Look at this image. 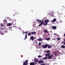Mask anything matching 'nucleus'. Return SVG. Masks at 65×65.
I'll use <instances>...</instances> for the list:
<instances>
[{"instance_id": "f257e3e1", "label": "nucleus", "mask_w": 65, "mask_h": 65, "mask_svg": "<svg viewBox=\"0 0 65 65\" xmlns=\"http://www.w3.org/2000/svg\"><path fill=\"white\" fill-rule=\"evenodd\" d=\"M42 22H41L40 24L39 25V27H40L42 25H44V26H46L47 25V24L48 23V22H50V20H44L45 23H44V21L43 20H42Z\"/></svg>"}, {"instance_id": "f03ea898", "label": "nucleus", "mask_w": 65, "mask_h": 65, "mask_svg": "<svg viewBox=\"0 0 65 65\" xmlns=\"http://www.w3.org/2000/svg\"><path fill=\"white\" fill-rule=\"evenodd\" d=\"M36 34V32H35L33 31L31 32H28V36H31V34H32V35H33V34Z\"/></svg>"}, {"instance_id": "7ed1b4c3", "label": "nucleus", "mask_w": 65, "mask_h": 65, "mask_svg": "<svg viewBox=\"0 0 65 65\" xmlns=\"http://www.w3.org/2000/svg\"><path fill=\"white\" fill-rule=\"evenodd\" d=\"M47 44H45V45H43L42 46V47L43 48H46L47 47Z\"/></svg>"}, {"instance_id": "20e7f679", "label": "nucleus", "mask_w": 65, "mask_h": 65, "mask_svg": "<svg viewBox=\"0 0 65 65\" xmlns=\"http://www.w3.org/2000/svg\"><path fill=\"white\" fill-rule=\"evenodd\" d=\"M14 13L15 14H18V13L19 14V13H21V12H20V11H18L17 10L14 11Z\"/></svg>"}, {"instance_id": "39448f33", "label": "nucleus", "mask_w": 65, "mask_h": 65, "mask_svg": "<svg viewBox=\"0 0 65 65\" xmlns=\"http://www.w3.org/2000/svg\"><path fill=\"white\" fill-rule=\"evenodd\" d=\"M44 62V61L43 60H40L38 61V64H42V63H43Z\"/></svg>"}, {"instance_id": "423d86ee", "label": "nucleus", "mask_w": 65, "mask_h": 65, "mask_svg": "<svg viewBox=\"0 0 65 65\" xmlns=\"http://www.w3.org/2000/svg\"><path fill=\"white\" fill-rule=\"evenodd\" d=\"M54 56L53 54H51L50 56H49L48 57V59H51L52 58H53V56Z\"/></svg>"}, {"instance_id": "0eeeda50", "label": "nucleus", "mask_w": 65, "mask_h": 65, "mask_svg": "<svg viewBox=\"0 0 65 65\" xmlns=\"http://www.w3.org/2000/svg\"><path fill=\"white\" fill-rule=\"evenodd\" d=\"M45 39L46 40H47V41H49L50 40H51V38L50 37H49L48 38H46L45 37H44Z\"/></svg>"}, {"instance_id": "6e6552de", "label": "nucleus", "mask_w": 65, "mask_h": 65, "mask_svg": "<svg viewBox=\"0 0 65 65\" xmlns=\"http://www.w3.org/2000/svg\"><path fill=\"white\" fill-rule=\"evenodd\" d=\"M37 40H38L39 41H41L42 40V39L41 38H39L38 39H37Z\"/></svg>"}, {"instance_id": "1a4fd4ad", "label": "nucleus", "mask_w": 65, "mask_h": 65, "mask_svg": "<svg viewBox=\"0 0 65 65\" xmlns=\"http://www.w3.org/2000/svg\"><path fill=\"white\" fill-rule=\"evenodd\" d=\"M52 28L53 29H54V30H56V26H53L52 27Z\"/></svg>"}, {"instance_id": "9d476101", "label": "nucleus", "mask_w": 65, "mask_h": 65, "mask_svg": "<svg viewBox=\"0 0 65 65\" xmlns=\"http://www.w3.org/2000/svg\"><path fill=\"white\" fill-rule=\"evenodd\" d=\"M30 39H31L32 40H34V37L33 36H31L30 38Z\"/></svg>"}, {"instance_id": "9b49d317", "label": "nucleus", "mask_w": 65, "mask_h": 65, "mask_svg": "<svg viewBox=\"0 0 65 65\" xmlns=\"http://www.w3.org/2000/svg\"><path fill=\"white\" fill-rule=\"evenodd\" d=\"M7 25V26H12V25L11 24V23H8Z\"/></svg>"}, {"instance_id": "f8f14e48", "label": "nucleus", "mask_w": 65, "mask_h": 65, "mask_svg": "<svg viewBox=\"0 0 65 65\" xmlns=\"http://www.w3.org/2000/svg\"><path fill=\"white\" fill-rule=\"evenodd\" d=\"M45 56L46 57H49V56H50V54L49 53H47L45 54Z\"/></svg>"}, {"instance_id": "ddd939ff", "label": "nucleus", "mask_w": 65, "mask_h": 65, "mask_svg": "<svg viewBox=\"0 0 65 65\" xmlns=\"http://www.w3.org/2000/svg\"><path fill=\"white\" fill-rule=\"evenodd\" d=\"M44 33H47V32H48V30H47L45 29L44 30Z\"/></svg>"}, {"instance_id": "4468645a", "label": "nucleus", "mask_w": 65, "mask_h": 65, "mask_svg": "<svg viewBox=\"0 0 65 65\" xmlns=\"http://www.w3.org/2000/svg\"><path fill=\"white\" fill-rule=\"evenodd\" d=\"M11 24L12 25H14L15 24V21H13L11 23Z\"/></svg>"}, {"instance_id": "2eb2a0df", "label": "nucleus", "mask_w": 65, "mask_h": 65, "mask_svg": "<svg viewBox=\"0 0 65 65\" xmlns=\"http://www.w3.org/2000/svg\"><path fill=\"white\" fill-rule=\"evenodd\" d=\"M47 45H48V48H51V45H50L48 44H47Z\"/></svg>"}, {"instance_id": "dca6fc26", "label": "nucleus", "mask_w": 65, "mask_h": 65, "mask_svg": "<svg viewBox=\"0 0 65 65\" xmlns=\"http://www.w3.org/2000/svg\"><path fill=\"white\" fill-rule=\"evenodd\" d=\"M34 62H31L30 63V65H35Z\"/></svg>"}, {"instance_id": "f3484780", "label": "nucleus", "mask_w": 65, "mask_h": 65, "mask_svg": "<svg viewBox=\"0 0 65 65\" xmlns=\"http://www.w3.org/2000/svg\"><path fill=\"white\" fill-rule=\"evenodd\" d=\"M28 63L26 62H24L23 63V65H27Z\"/></svg>"}, {"instance_id": "a211bd4d", "label": "nucleus", "mask_w": 65, "mask_h": 65, "mask_svg": "<svg viewBox=\"0 0 65 65\" xmlns=\"http://www.w3.org/2000/svg\"><path fill=\"white\" fill-rule=\"evenodd\" d=\"M56 19H53V20L52 21V22H53V23H55V22H56Z\"/></svg>"}, {"instance_id": "6ab92c4d", "label": "nucleus", "mask_w": 65, "mask_h": 65, "mask_svg": "<svg viewBox=\"0 0 65 65\" xmlns=\"http://www.w3.org/2000/svg\"><path fill=\"white\" fill-rule=\"evenodd\" d=\"M46 53H47V54H49L50 53V51L47 50L45 51Z\"/></svg>"}, {"instance_id": "aec40b11", "label": "nucleus", "mask_w": 65, "mask_h": 65, "mask_svg": "<svg viewBox=\"0 0 65 65\" xmlns=\"http://www.w3.org/2000/svg\"><path fill=\"white\" fill-rule=\"evenodd\" d=\"M38 59L36 58H35L34 60V61H35L36 62H37L38 61Z\"/></svg>"}, {"instance_id": "412c9836", "label": "nucleus", "mask_w": 65, "mask_h": 65, "mask_svg": "<svg viewBox=\"0 0 65 65\" xmlns=\"http://www.w3.org/2000/svg\"><path fill=\"white\" fill-rule=\"evenodd\" d=\"M61 47L62 48H64L65 47V46L63 45H62V46H61Z\"/></svg>"}, {"instance_id": "4be33fe9", "label": "nucleus", "mask_w": 65, "mask_h": 65, "mask_svg": "<svg viewBox=\"0 0 65 65\" xmlns=\"http://www.w3.org/2000/svg\"><path fill=\"white\" fill-rule=\"evenodd\" d=\"M43 60H46V59H47V57H45L43 58Z\"/></svg>"}, {"instance_id": "5701e85b", "label": "nucleus", "mask_w": 65, "mask_h": 65, "mask_svg": "<svg viewBox=\"0 0 65 65\" xmlns=\"http://www.w3.org/2000/svg\"><path fill=\"white\" fill-rule=\"evenodd\" d=\"M1 35H4V32H3L2 31H1Z\"/></svg>"}, {"instance_id": "b1692460", "label": "nucleus", "mask_w": 65, "mask_h": 65, "mask_svg": "<svg viewBox=\"0 0 65 65\" xmlns=\"http://www.w3.org/2000/svg\"><path fill=\"white\" fill-rule=\"evenodd\" d=\"M27 38V34H26L25 35V38L24 39H26Z\"/></svg>"}, {"instance_id": "393cba45", "label": "nucleus", "mask_w": 65, "mask_h": 65, "mask_svg": "<svg viewBox=\"0 0 65 65\" xmlns=\"http://www.w3.org/2000/svg\"><path fill=\"white\" fill-rule=\"evenodd\" d=\"M3 22H5V23H7V21H6V20H4L3 21Z\"/></svg>"}, {"instance_id": "a878e982", "label": "nucleus", "mask_w": 65, "mask_h": 65, "mask_svg": "<svg viewBox=\"0 0 65 65\" xmlns=\"http://www.w3.org/2000/svg\"><path fill=\"white\" fill-rule=\"evenodd\" d=\"M57 40H60V38L58 37L57 38Z\"/></svg>"}, {"instance_id": "bb28decb", "label": "nucleus", "mask_w": 65, "mask_h": 65, "mask_svg": "<svg viewBox=\"0 0 65 65\" xmlns=\"http://www.w3.org/2000/svg\"><path fill=\"white\" fill-rule=\"evenodd\" d=\"M13 27H14L15 28H16V29H19L16 26H14Z\"/></svg>"}, {"instance_id": "cd10ccee", "label": "nucleus", "mask_w": 65, "mask_h": 65, "mask_svg": "<svg viewBox=\"0 0 65 65\" xmlns=\"http://www.w3.org/2000/svg\"><path fill=\"white\" fill-rule=\"evenodd\" d=\"M33 43H35V44H37V41H36L34 42Z\"/></svg>"}, {"instance_id": "c85d7f7f", "label": "nucleus", "mask_w": 65, "mask_h": 65, "mask_svg": "<svg viewBox=\"0 0 65 65\" xmlns=\"http://www.w3.org/2000/svg\"><path fill=\"white\" fill-rule=\"evenodd\" d=\"M54 54L55 56H57V53L56 52L54 53Z\"/></svg>"}, {"instance_id": "c756f323", "label": "nucleus", "mask_w": 65, "mask_h": 65, "mask_svg": "<svg viewBox=\"0 0 65 65\" xmlns=\"http://www.w3.org/2000/svg\"><path fill=\"white\" fill-rule=\"evenodd\" d=\"M28 60H25V62H26V63H28Z\"/></svg>"}, {"instance_id": "7c9ffc66", "label": "nucleus", "mask_w": 65, "mask_h": 65, "mask_svg": "<svg viewBox=\"0 0 65 65\" xmlns=\"http://www.w3.org/2000/svg\"><path fill=\"white\" fill-rule=\"evenodd\" d=\"M9 30H10V31H11V30H12V29H11V28H9Z\"/></svg>"}, {"instance_id": "2f4dec72", "label": "nucleus", "mask_w": 65, "mask_h": 65, "mask_svg": "<svg viewBox=\"0 0 65 65\" xmlns=\"http://www.w3.org/2000/svg\"><path fill=\"white\" fill-rule=\"evenodd\" d=\"M41 55H39L38 56V57L39 58H41Z\"/></svg>"}, {"instance_id": "473e14b6", "label": "nucleus", "mask_w": 65, "mask_h": 65, "mask_svg": "<svg viewBox=\"0 0 65 65\" xmlns=\"http://www.w3.org/2000/svg\"><path fill=\"white\" fill-rule=\"evenodd\" d=\"M41 44V42H39V43L38 45H40Z\"/></svg>"}, {"instance_id": "72a5a7b5", "label": "nucleus", "mask_w": 65, "mask_h": 65, "mask_svg": "<svg viewBox=\"0 0 65 65\" xmlns=\"http://www.w3.org/2000/svg\"><path fill=\"white\" fill-rule=\"evenodd\" d=\"M40 65H45V63H43L41 64Z\"/></svg>"}, {"instance_id": "f704fd0d", "label": "nucleus", "mask_w": 65, "mask_h": 65, "mask_svg": "<svg viewBox=\"0 0 65 65\" xmlns=\"http://www.w3.org/2000/svg\"><path fill=\"white\" fill-rule=\"evenodd\" d=\"M39 23H41V20H39Z\"/></svg>"}, {"instance_id": "c9c22d12", "label": "nucleus", "mask_w": 65, "mask_h": 65, "mask_svg": "<svg viewBox=\"0 0 65 65\" xmlns=\"http://www.w3.org/2000/svg\"><path fill=\"white\" fill-rule=\"evenodd\" d=\"M64 42L63 43V44H64V45H65V39L64 40Z\"/></svg>"}, {"instance_id": "e433bc0d", "label": "nucleus", "mask_w": 65, "mask_h": 65, "mask_svg": "<svg viewBox=\"0 0 65 65\" xmlns=\"http://www.w3.org/2000/svg\"><path fill=\"white\" fill-rule=\"evenodd\" d=\"M29 32V31H28L27 32H24L25 33H28Z\"/></svg>"}, {"instance_id": "4c0bfd02", "label": "nucleus", "mask_w": 65, "mask_h": 65, "mask_svg": "<svg viewBox=\"0 0 65 65\" xmlns=\"http://www.w3.org/2000/svg\"><path fill=\"white\" fill-rule=\"evenodd\" d=\"M39 19H37V20L36 22H39Z\"/></svg>"}, {"instance_id": "58836bf2", "label": "nucleus", "mask_w": 65, "mask_h": 65, "mask_svg": "<svg viewBox=\"0 0 65 65\" xmlns=\"http://www.w3.org/2000/svg\"><path fill=\"white\" fill-rule=\"evenodd\" d=\"M15 14H12V15H13V16H15Z\"/></svg>"}, {"instance_id": "ea45409f", "label": "nucleus", "mask_w": 65, "mask_h": 65, "mask_svg": "<svg viewBox=\"0 0 65 65\" xmlns=\"http://www.w3.org/2000/svg\"><path fill=\"white\" fill-rule=\"evenodd\" d=\"M53 35H57V34L54 33V34Z\"/></svg>"}, {"instance_id": "a19ab883", "label": "nucleus", "mask_w": 65, "mask_h": 65, "mask_svg": "<svg viewBox=\"0 0 65 65\" xmlns=\"http://www.w3.org/2000/svg\"><path fill=\"white\" fill-rule=\"evenodd\" d=\"M47 34H48V35H49V34H50V33H49V32H48H48H47Z\"/></svg>"}, {"instance_id": "79ce46f5", "label": "nucleus", "mask_w": 65, "mask_h": 65, "mask_svg": "<svg viewBox=\"0 0 65 65\" xmlns=\"http://www.w3.org/2000/svg\"><path fill=\"white\" fill-rule=\"evenodd\" d=\"M5 32H6V33H7V32H8V31H5Z\"/></svg>"}, {"instance_id": "37998d69", "label": "nucleus", "mask_w": 65, "mask_h": 65, "mask_svg": "<svg viewBox=\"0 0 65 65\" xmlns=\"http://www.w3.org/2000/svg\"><path fill=\"white\" fill-rule=\"evenodd\" d=\"M1 25L2 26H3V24H1Z\"/></svg>"}, {"instance_id": "c03bdc74", "label": "nucleus", "mask_w": 65, "mask_h": 65, "mask_svg": "<svg viewBox=\"0 0 65 65\" xmlns=\"http://www.w3.org/2000/svg\"><path fill=\"white\" fill-rule=\"evenodd\" d=\"M59 23H62V21L61 20Z\"/></svg>"}, {"instance_id": "a18cd8bd", "label": "nucleus", "mask_w": 65, "mask_h": 65, "mask_svg": "<svg viewBox=\"0 0 65 65\" xmlns=\"http://www.w3.org/2000/svg\"><path fill=\"white\" fill-rule=\"evenodd\" d=\"M64 36L65 37V33L64 34Z\"/></svg>"}, {"instance_id": "49530a36", "label": "nucleus", "mask_w": 65, "mask_h": 65, "mask_svg": "<svg viewBox=\"0 0 65 65\" xmlns=\"http://www.w3.org/2000/svg\"><path fill=\"white\" fill-rule=\"evenodd\" d=\"M23 35H24V32L23 33Z\"/></svg>"}, {"instance_id": "de8ad7c7", "label": "nucleus", "mask_w": 65, "mask_h": 65, "mask_svg": "<svg viewBox=\"0 0 65 65\" xmlns=\"http://www.w3.org/2000/svg\"><path fill=\"white\" fill-rule=\"evenodd\" d=\"M20 1H21V0H19Z\"/></svg>"}]
</instances>
